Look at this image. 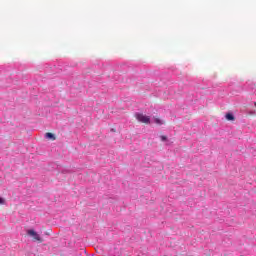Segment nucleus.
I'll list each match as a JSON object with an SVG mask.
<instances>
[{
  "mask_svg": "<svg viewBox=\"0 0 256 256\" xmlns=\"http://www.w3.org/2000/svg\"><path fill=\"white\" fill-rule=\"evenodd\" d=\"M135 117H136L137 121H139V123H145L146 125H149V123H151V117H149L143 113L137 112L135 114Z\"/></svg>",
  "mask_w": 256,
  "mask_h": 256,
  "instance_id": "f257e3e1",
  "label": "nucleus"
},
{
  "mask_svg": "<svg viewBox=\"0 0 256 256\" xmlns=\"http://www.w3.org/2000/svg\"><path fill=\"white\" fill-rule=\"evenodd\" d=\"M27 235L29 237H32L34 239V241H39L40 243L43 242V238H41V235H39V233H37L35 230L33 229H29L27 230Z\"/></svg>",
  "mask_w": 256,
  "mask_h": 256,
  "instance_id": "f03ea898",
  "label": "nucleus"
},
{
  "mask_svg": "<svg viewBox=\"0 0 256 256\" xmlns=\"http://www.w3.org/2000/svg\"><path fill=\"white\" fill-rule=\"evenodd\" d=\"M225 118L227 121H235V116L232 113H227Z\"/></svg>",
  "mask_w": 256,
  "mask_h": 256,
  "instance_id": "7ed1b4c3",
  "label": "nucleus"
},
{
  "mask_svg": "<svg viewBox=\"0 0 256 256\" xmlns=\"http://www.w3.org/2000/svg\"><path fill=\"white\" fill-rule=\"evenodd\" d=\"M152 123H156V125H163V120L159 118H153Z\"/></svg>",
  "mask_w": 256,
  "mask_h": 256,
  "instance_id": "20e7f679",
  "label": "nucleus"
},
{
  "mask_svg": "<svg viewBox=\"0 0 256 256\" xmlns=\"http://www.w3.org/2000/svg\"><path fill=\"white\" fill-rule=\"evenodd\" d=\"M45 136H46L47 139H53V140H55V135H53V133H51V132H47V133L45 134Z\"/></svg>",
  "mask_w": 256,
  "mask_h": 256,
  "instance_id": "39448f33",
  "label": "nucleus"
},
{
  "mask_svg": "<svg viewBox=\"0 0 256 256\" xmlns=\"http://www.w3.org/2000/svg\"><path fill=\"white\" fill-rule=\"evenodd\" d=\"M6 203L5 198L0 197V205H6Z\"/></svg>",
  "mask_w": 256,
  "mask_h": 256,
  "instance_id": "423d86ee",
  "label": "nucleus"
},
{
  "mask_svg": "<svg viewBox=\"0 0 256 256\" xmlns=\"http://www.w3.org/2000/svg\"><path fill=\"white\" fill-rule=\"evenodd\" d=\"M161 141H167V137L166 136H160Z\"/></svg>",
  "mask_w": 256,
  "mask_h": 256,
  "instance_id": "0eeeda50",
  "label": "nucleus"
},
{
  "mask_svg": "<svg viewBox=\"0 0 256 256\" xmlns=\"http://www.w3.org/2000/svg\"><path fill=\"white\" fill-rule=\"evenodd\" d=\"M255 107H256V103H255Z\"/></svg>",
  "mask_w": 256,
  "mask_h": 256,
  "instance_id": "6e6552de",
  "label": "nucleus"
}]
</instances>
